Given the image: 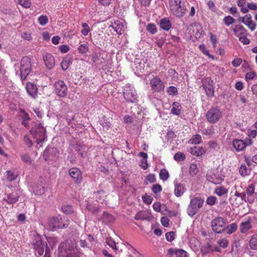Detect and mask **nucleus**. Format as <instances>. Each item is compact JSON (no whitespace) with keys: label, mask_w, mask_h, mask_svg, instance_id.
I'll list each match as a JSON object with an SVG mask.
<instances>
[{"label":"nucleus","mask_w":257,"mask_h":257,"mask_svg":"<svg viewBox=\"0 0 257 257\" xmlns=\"http://www.w3.org/2000/svg\"><path fill=\"white\" fill-rule=\"evenodd\" d=\"M32 69V65L31 59L28 57H23L21 62L20 66L16 65L15 70L16 73L18 72V70L20 72V76L22 80H25L28 75L30 74Z\"/></svg>","instance_id":"1"},{"label":"nucleus","mask_w":257,"mask_h":257,"mask_svg":"<svg viewBox=\"0 0 257 257\" xmlns=\"http://www.w3.org/2000/svg\"><path fill=\"white\" fill-rule=\"evenodd\" d=\"M69 224V220L65 217L60 218L53 217L48 221L49 227L51 230H55L58 228H66L68 226Z\"/></svg>","instance_id":"2"},{"label":"nucleus","mask_w":257,"mask_h":257,"mask_svg":"<svg viewBox=\"0 0 257 257\" xmlns=\"http://www.w3.org/2000/svg\"><path fill=\"white\" fill-rule=\"evenodd\" d=\"M31 133L37 143L40 145L47 140L46 128L41 124L36 125L31 131Z\"/></svg>","instance_id":"3"},{"label":"nucleus","mask_w":257,"mask_h":257,"mask_svg":"<svg viewBox=\"0 0 257 257\" xmlns=\"http://www.w3.org/2000/svg\"><path fill=\"white\" fill-rule=\"evenodd\" d=\"M122 93L124 98L127 102L135 103L138 101V94L134 87L131 85H125L123 88Z\"/></svg>","instance_id":"4"},{"label":"nucleus","mask_w":257,"mask_h":257,"mask_svg":"<svg viewBox=\"0 0 257 257\" xmlns=\"http://www.w3.org/2000/svg\"><path fill=\"white\" fill-rule=\"evenodd\" d=\"M222 112L218 106H213L207 112L206 117L208 122L211 123H216L222 117Z\"/></svg>","instance_id":"5"},{"label":"nucleus","mask_w":257,"mask_h":257,"mask_svg":"<svg viewBox=\"0 0 257 257\" xmlns=\"http://www.w3.org/2000/svg\"><path fill=\"white\" fill-rule=\"evenodd\" d=\"M204 201L200 197H195L191 200L187 208V213L190 216L196 214L203 204Z\"/></svg>","instance_id":"6"},{"label":"nucleus","mask_w":257,"mask_h":257,"mask_svg":"<svg viewBox=\"0 0 257 257\" xmlns=\"http://www.w3.org/2000/svg\"><path fill=\"white\" fill-rule=\"evenodd\" d=\"M65 244L61 243L59 245L58 250L60 255L62 257H79V253L75 247L73 246H65Z\"/></svg>","instance_id":"7"},{"label":"nucleus","mask_w":257,"mask_h":257,"mask_svg":"<svg viewBox=\"0 0 257 257\" xmlns=\"http://www.w3.org/2000/svg\"><path fill=\"white\" fill-rule=\"evenodd\" d=\"M225 222L222 217H216L211 222L212 230L217 233H220L225 229Z\"/></svg>","instance_id":"8"},{"label":"nucleus","mask_w":257,"mask_h":257,"mask_svg":"<svg viewBox=\"0 0 257 257\" xmlns=\"http://www.w3.org/2000/svg\"><path fill=\"white\" fill-rule=\"evenodd\" d=\"M55 92L59 96L64 97L67 94V87L62 80L56 81L54 84Z\"/></svg>","instance_id":"9"},{"label":"nucleus","mask_w":257,"mask_h":257,"mask_svg":"<svg viewBox=\"0 0 257 257\" xmlns=\"http://www.w3.org/2000/svg\"><path fill=\"white\" fill-rule=\"evenodd\" d=\"M252 143V140L248 139L245 140L235 139L232 142L234 148L238 152L243 150L245 148L251 145Z\"/></svg>","instance_id":"10"},{"label":"nucleus","mask_w":257,"mask_h":257,"mask_svg":"<svg viewBox=\"0 0 257 257\" xmlns=\"http://www.w3.org/2000/svg\"><path fill=\"white\" fill-rule=\"evenodd\" d=\"M152 89L155 91L160 92L164 89V82L158 76H154L150 80Z\"/></svg>","instance_id":"11"},{"label":"nucleus","mask_w":257,"mask_h":257,"mask_svg":"<svg viewBox=\"0 0 257 257\" xmlns=\"http://www.w3.org/2000/svg\"><path fill=\"white\" fill-rule=\"evenodd\" d=\"M33 245L36 252L38 253L39 255L43 254L44 251V246L46 245L42 241L41 237L40 235H37L35 238L33 242Z\"/></svg>","instance_id":"12"},{"label":"nucleus","mask_w":257,"mask_h":257,"mask_svg":"<svg viewBox=\"0 0 257 257\" xmlns=\"http://www.w3.org/2000/svg\"><path fill=\"white\" fill-rule=\"evenodd\" d=\"M239 21H241L252 31H254L256 28L255 23L253 22L252 17L250 14H247L242 18H240Z\"/></svg>","instance_id":"13"},{"label":"nucleus","mask_w":257,"mask_h":257,"mask_svg":"<svg viewBox=\"0 0 257 257\" xmlns=\"http://www.w3.org/2000/svg\"><path fill=\"white\" fill-rule=\"evenodd\" d=\"M212 80L210 78H206L203 82V88L209 97H212L214 95V88L212 85Z\"/></svg>","instance_id":"14"},{"label":"nucleus","mask_w":257,"mask_h":257,"mask_svg":"<svg viewBox=\"0 0 257 257\" xmlns=\"http://www.w3.org/2000/svg\"><path fill=\"white\" fill-rule=\"evenodd\" d=\"M111 27L118 35L122 34L126 28V23L124 22L118 20L114 21Z\"/></svg>","instance_id":"15"},{"label":"nucleus","mask_w":257,"mask_h":257,"mask_svg":"<svg viewBox=\"0 0 257 257\" xmlns=\"http://www.w3.org/2000/svg\"><path fill=\"white\" fill-rule=\"evenodd\" d=\"M172 14L177 17H182L184 16L186 12V9L184 4H182L178 7L170 9Z\"/></svg>","instance_id":"16"},{"label":"nucleus","mask_w":257,"mask_h":257,"mask_svg":"<svg viewBox=\"0 0 257 257\" xmlns=\"http://www.w3.org/2000/svg\"><path fill=\"white\" fill-rule=\"evenodd\" d=\"M232 31L234 35L238 38L246 35L247 33V30L243 26L240 25H235L233 27Z\"/></svg>","instance_id":"17"},{"label":"nucleus","mask_w":257,"mask_h":257,"mask_svg":"<svg viewBox=\"0 0 257 257\" xmlns=\"http://www.w3.org/2000/svg\"><path fill=\"white\" fill-rule=\"evenodd\" d=\"M45 65L49 69H52L55 65V59L52 54L47 53L44 56Z\"/></svg>","instance_id":"18"},{"label":"nucleus","mask_w":257,"mask_h":257,"mask_svg":"<svg viewBox=\"0 0 257 257\" xmlns=\"http://www.w3.org/2000/svg\"><path fill=\"white\" fill-rule=\"evenodd\" d=\"M26 89L29 94L33 98H35L38 93L37 87L34 84L28 82L26 85Z\"/></svg>","instance_id":"19"},{"label":"nucleus","mask_w":257,"mask_h":257,"mask_svg":"<svg viewBox=\"0 0 257 257\" xmlns=\"http://www.w3.org/2000/svg\"><path fill=\"white\" fill-rule=\"evenodd\" d=\"M102 222L106 224L113 223L115 220L114 217L107 212H104L102 216L100 218Z\"/></svg>","instance_id":"20"},{"label":"nucleus","mask_w":257,"mask_h":257,"mask_svg":"<svg viewBox=\"0 0 257 257\" xmlns=\"http://www.w3.org/2000/svg\"><path fill=\"white\" fill-rule=\"evenodd\" d=\"M159 25L162 29L166 31L169 30L172 26L170 21L167 18H164L162 19L160 21Z\"/></svg>","instance_id":"21"},{"label":"nucleus","mask_w":257,"mask_h":257,"mask_svg":"<svg viewBox=\"0 0 257 257\" xmlns=\"http://www.w3.org/2000/svg\"><path fill=\"white\" fill-rule=\"evenodd\" d=\"M19 196L16 193H12L7 195V198L4 200L9 204H14L19 199Z\"/></svg>","instance_id":"22"},{"label":"nucleus","mask_w":257,"mask_h":257,"mask_svg":"<svg viewBox=\"0 0 257 257\" xmlns=\"http://www.w3.org/2000/svg\"><path fill=\"white\" fill-rule=\"evenodd\" d=\"M95 198H96V200L100 203H103L105 201L106 195L105 194L104 191L103 190H99L97 192H94Z\"/></svg>","instance_id":"23"},{"label":"nucleus","mask_w":257,"mask_h":257,"mask_svg":"<svg viewBox=\"0 0 257 257\" xmlns=\"http://www.w3.org/2000/svg\"><path fill=\"white\" fill-rule=\"evenodd\" d=\"M189 152L193 155L199 156L205 153V150L201 147L195 146L190 148Z\"/></svg>","instance_id":"24"},{"label":"nucleus","mask_w":257,"mask_h":257,"mask_svg":"<svg viewBox=\"0 0 257 257\" xmlns=\"http://www.w3.org/2000/svg\"><path fill=\"white\" fill-rule=\"evenodd\" d=\"M175 190L174 193L177 197L181 196L184 193V187L182 184L175 182Z\"/></svg>","instance_id":"25"},{"label":"nucleus","mask_w":257,"mask_h":257,"mask_svg":"<svg viewBox=\"0 0 257 257\" xmlns=\"http://www.w3.org/2000/svg\"><path fill=\"white\" fill-rule=\"evenodd\" d=\"M182 107L179 102H175L172 104L171 112L173 114L179 115L181 113Z\"/></svg>","instance_id":"26"},{"label":"nucleus","mask_w":257,"mask_h":257,"mask_svg":"<svg viewBox=\"0 0 257 257\" xmlns=\"http://www.w3.org/2000/svg\"><path fill=\"white\" fill-rule=\"evenodd\" d=\"M22 119V124L26 127H28L29 126V120L30 117L26 112H25L24 110L21 111V115Z\"/></svg>","instance_id":"27"},{"label":"nucleus","mask_w":257,"mask_h":257,"mask_svg":"<svg viewBox=\"0 0 257 257\" xmlns=\"http://www.w3.org/2000/svg\"><path fill=\"white\" fill-rule=\"evenodd\" d=\"M86 209L93 214H97L100 211V209L98 206H95L93 205L87 204L86 206Z\"/></svg>","instance_id":"28"},{"label":"nucleus","mask_w":257,"mask_h":257,"mask_svg":"<svg viewBox=\"0 0 257 257\" xmlns=\"http://www.w3.org/2000/svg\"><path fill=\"white\" fill-rule=\"evenodd\" d=\"M170 254H173L175 253L177 257H187V252L184 250L182 249H177L175 250H172V252H171V250L170 249Z\"/></svg>","instance_id":"29"},{"label":"nucleus","mask_w":257,"mask_h":257,"mask_svg":"<svg viewBox=\"0 0 257 257\" xmlns=\"http://www.w3.org/2000/svg\"><path fill=\"white\" fill-rule=\"evenodd\" d=\"M250 222L249 221H247L244 222H242L240 226V231L242 233L246 232L248 230L251 228L250 224Z\"/></svg>","instance_id":"30"},{"label":"nucleus","mask_w":257,"mask_h":257,"mask_svg":"<svg viewBox=\"0 0 257 257\" xmlns=\"http://www.w3.org/2000/svg\"><path fill=\"white\" fill-rule=\"evenodd\" d=\"M214 192L219 196H221L227 193L228 190L224 186L217 187L214 191Z\"/></svg>","instance_id":"31"},{"label":"nucleus","mask_w":257,"mask_h":257,"mask_svg":"<svg viewBox=\"0 0 257 257\" xmlns=\"http://www.w3.org/2000/svg\"><path fill=\"white\" fill-rule=\"evenodd\" d=\"M239 173L242 176H248L250 175L251 170L245 165H242L240 167Z\"/></svg>","instance_id":"32"},{"label":"nucleus","mask_w":257,"mask_h":257,"mask_svg":"<svg viewBox=\"0 0 257 257\" xmlns=\"http://www.w3.org/2000/svg\"><path fill=\"white\" fill-rule=\"evenodd\" d=\"M241 198L235 197V196H231L229 198V202L232 205L238 206L241 204Z\"/></svg>","instance_id":"33"},{"label":"nucleus","mask_w":257,"mask_h":257,"mask_svg":"<svg viewBox=\"0 0 257 257\" xmlns=\"http://www.w3.org/2000/svg\"><path fill=\"white\" fill-rule=\"evenodd\" d=\"M249 246L252 249H257V234L252 236L249 241Z\"/></svg>","instance_id":"34"},{"label":"nucleus","mask_w":257,"mask_h":257,"mask_svg":"<svg viewBox=\"0 0 257 257\" xmlns=\"http://www.w3.org/2000/svg\"><path fill=\"white\" fill-rule=\"evenodd\" d=\"M200 51L205 55L207 56L209 58L212 60L214 59V56L212 55H211L209 53L208 50L206 48V47L204 44H201L199 47Z\"/></svg>","instance_id":"35"},{"label":"nucleus","mask_w":257,"mask_h":257,"mask_svg":"<svg viewBox=\"0 0 257 257\" xmlns=\"http://www.w3.org/2000/svg\"><path fill=\"white\" fill-rule=\"evenodd\" d=\"M70 177H80L81 176V173L79 169L77 168H72L69 171Z\"/></svg>","instance_id":"36"},{"label":"nucleus","mask_w":257,"mask_h":257,"mask_svg":"<svg viewBox=\"0 0 257 257\" xmlns=\"http://www.w3.org/2000/svg\"><path fill=\"white\" fill-rule=\"evenodd\" d=\"M237 229V225L235 223H233L225 228L224 231H226L227 234H231L234 232Z\"/></svg>","instance_id":"37"},{"label":"nucleus","mask_w":257,"mask_h":257,"mask_svg":"<svg viewBox=\"0 0 257 257\" xmlns=\"http://www.w3.org/2000/svg\"><path fill=\"white\" fill-rule=\"evenodd\" d=\"M71 64L70 59L68 58H65L63 59L61 63V68L63 70H66L70 66Z\"/></svg>","instance_id":"38"},{"label":"nucleus","mask_w":257,"mask_h":257,"mask_svg":"<svg viewBox=\"0 0 257 257\" xmlns=\"http://www.w3.org/2000/svg\"><path fill=\"white\" fill-rule=\"evenodd\" d=\"M201 141V137L199 135H194L192 138L189 140V143L191 144H198Z\"/></svg>","instance_id":"39"},{"label":"nucleus","mask_w":257,"mask_h":257,"mask_svg":"<svg viewBox=\"0 0 257 257\" xmlns=\"http://www.w3.org/2000/svg\"><path fill=\"white\" fill-rule=\"evenodd\" d=\"M88 46L86 44H82L77 48L79 53L81 54H85L88 51Z\"/></svg>","instance_id":"40"},{"label":"nucleus","mask_w":257,"mask_h":257,"mask_svg":"<svg viewBox=\"0 0 257 257\" xmlns=\"http://www.w3.org/2000/svg\"><path fill=\"white\" fill-rule=\"evenodd\" d=\"M182 4H184L183 3V0H169L170 9L182 5Z\"/></svg>","instance_id":"41"},{"label":"nucleus","mask_w":257,"mask_h":257,"mask_svg":"<svg viewBox=\"0 0 257 257\" xmlns=\"http://www.w3.org/2000/svg\"><path fill=\"white\" fill-rule=\"evenodd\" d=\"M82 29L81 31V34L83 36H87L89 32L90 31V29L89 26L85 23H83L82 24Z\"/></svg>","instance_id":"42"},{"label":"nucleus","mask_w":257,"mask_h":257,"mask_svg":"<svg viewBox=\"0 0 257 257\" xmlns=\"http://www.w3.org/2000/svg\"><path fill=\"white\" fill-rule=\"evenodd\" d=\"M223 21L226 26H228L233 24L235 20L230 16H227L224 18Z\"/></svg>","instance_id":"43"},{"label":"nucleus","mask_w":257,"mask_h":257,"mask_svg":"<svg viewBox=\"0 0 257 257\" xmlns=\"http://www.w3.org/2000/svg\"><path fill=\"white\" fill-rule=\"evenodd\" d=\"M198 171L197 165L195 164H191L189 168V173L192 176L196 175Z\"/></svg>","instance_id":"44"},{"label":"nucleus","mask_w":257,"mask_h":257,"mask_svg":"<svg viewBox=\"0 0 257 257\" xmlns=\"http://www.w3.org/2000/svg\"><path fill=\"white\" fill-rule=\"evenodd\" d=\"M202 133L205 135L211 136L214 133V128L213 126H210L202 131Z\"/></svg>","instance_id":"45"},{"label":"nucleus","mask_w":257,"mask_h":257,"mask_svg":"<svg viewBox=\"0 0 257 257\" xmlns=\"http://www.w3.org/2000/svg\"><path fill=\"white\" fill-rule=\"evenodd\" d=\"M174 158L176 161H183L185 159V155L182 153L178 152L174 155Z\"/></svg>","instance_id":"46"},{"label":"nucleus","mask_w":257,"mask_h":257,"mask_svg":"<svg viewBox=\"0 0 257 257\" xmlns=\"http://www.w3.org/2000/svg\"><path fill=\"white\" fill-rule=\"evenodd\" d=\"M19 4L25 8H29L32 5L31 0H18Z\"/></svg>","instance_id":"47"},{"label":"nucleus","mask_w":257,"mask_h":257,"mask_svg":"<svg viewBox=\"0 0 257 257\" xmlns=\"http://www.w3.org/2000/svg\"><path fill=\"white\" fill-rule=\"evenodd\" d=\"M147 30L152 34H154L157 32L156 25L153 24H149L147 26Z\"/></svg>","instance_id":"48"},{"label":"nucleus","mask_w":257,"mask_h":257,"mask_svg":"<svg viewBox=\"0 0 257 257\" xmlns=\"http://www.w3.org/2000/svg\"><path fill=\"white\" fill-rule=\"evenodd\" d=\"M39 24L42 26H44L48 22V18L46 16L42 15L38 19Z\"/></svg>","instance_id":"49"},{"label":"nucleus","mask_w":257,"mask_h":257,"mask_svg":"<svg viewBox=\"0 0 257 257\" xmlns=\"http://www.w3.org/2000/svg\"><path fill=\"white\" fill-rule=\"evenodd\" d=\"M167 92L168 94L171 95H175L178 93L177 88L173 86L169 87L167 89Z\"/></svg>","instance_id":"50"},{"label":"nucleus","mask_w":257,"mask_h":257,"mask_svg":"<svg viewBox=\"0 0 257 257\" xmlns=\"http://www.w3.org/2000/svg\"><path fill=\"white\" fill-rule=\"evenodd\" d=\"M62 210L64 213L66 214H71L73 211V208L70 205H66L62 206Z\"/></svg>","instance_id":"51"},{"label":"nucleus","mask_w":257,"mask_h":257,"mask_svg":"<svg viewBox=\"0 0 257 257\" xmlns=\"http://www.w3.org/2000/svg\"><path fill=\"white\" fill-rule=\"evenodd\" d=\"M106 243L107 245H108L110 247H111L112 248L117 250V247L116 245L115 242L112 240L110 238H106Z\"/></svg>","instance_id":"52"},{"label":"nucleus","mask_w":257,"mask_h":257,"mask_svg":"<svg viewBox=\"0 0 257 257\" xmlns=\"http://www.w3.org/2000/svg\"><path fill=\"white\" fill-rule=\"evenodd\" d=\"M207 180L211 183L217 185L219 184L223 180L222 178H208Z\"/></svg>","instance_id":"53"},{"label":"nucleus","mask_w":257,"mask_h":257,"mask_svg":"<svg viewBox=\"0 0 257 257\" xmlns=\"http://www.w3.org/2000/svg\"><path fill=\"white\" fill-rule=\"evenodd\" d=\"M256 76V74L254 71H250L247 72L245 75V79L247 81L252 80Z\"/></svg>","instance_id":"54"},{"label":"nucleus","mask_w":257,"mask_h":257,"mask_svg":"<svg viewBox=\"0 0 257 257\" xmlns=\"http://www.w3.org/2000/svg\"><path fill=\"white\" fill-rule=\"evenodd\" d=\"M175 233L174 231L169 232L166 233V239L171 242L175 238Z\"/></svg>","instance_id":"55"},{"label":"nucleus","mask_w":257,"mask_h":257,"mask_svg":"<svg viewBox=\"0 0 257 257\" xmlns=\"http://www.w3.org/2000/svg\"><path fill=\"white\" fill-rule=\"evenodd\" d=\"M218 243L219 244L220 246L222 247L223 248H225L227 247L228 245V241L226 239H219L218 241Z\"/></svg>","instance_id":"56"},{"label":"nucleus","mask_w":257,"mask_h":257,"mask_svg":"<svg viewBox=\"0 0 257 257\" xmlns=\"http://www.w3.org/2000/svg\"><path fill=\"white\" fill-rule=\"evenodd\" d=\"M24 142L25 144L28 147H31L33 145L32 140L30 139L28 135H25L24 137Z\"/></svg>","instance_id":"57"},{"label":"nucleus","mask_w":257,"mask_h":257,"mask_svg":"<svg viewBox=\"0 0 257 257\" xmlns=\"http://www.w3.org/2000/svg\"><path fill=\"white\" fill-rule=\"evenodd\" d=\"M254 191V185L252 184H251L248 186L246 189V193L249 196H252Z\"/></svg>","instance_id":"58"},{"label":"nucleus","mask_w":257,"mask_h":257,"mask_svg":"<svg viewBox=\"0 0 257 257\" xmlns=\"http://www.w3.org/2000/svg\"><path fill=\"white\" fill-rule=\"evenodd\" d=\"M216 198L215 196H210L207 198L206 203L209 205H213L215 203Z\"/></svg>","instance_id":"59"},{"label":"nucleus","mask_w":257,"mask_h":257,"mask_svg":"<svg viewBox=\"0 0 257 257\" xmlns=\"http://www.w3.org/2000/svg\"><path fill=\"white\" fill-rule=\"evenodd\" d=\"M242 59L240 58H237L232 61V65L235 67L239 66L242 63Z\"/></svg>","instance_id":"60"},{"label":"nucleus","mask_w":257,"mask_h":257,"mask_svg":"<svg viewBox=\"0 0 257 257\" xmlns=\"http://www.w3.org/2000/svg\"><path fill=\"white\" fill-rule=\"evenodd\" d=\"M161 190L162 187L160 185L157 184L153 185L152 188V191L154 193L157 194L158 193L161 192Z\"/></svg>","instance_id":"61"},{"label":"nucleus","mask_w":257,"mask_h":257,"mask_svg":"<svg viewBox=\"0 0 257 257\" xmlns=\"http://www.w3.org/2000/svg\"><path fill=\"white\" fill-rule=\"evenodd\" d=\"M143 201L147 204H150L153 200V198L150 196L145 195L142 197Z\"/></svg>","instance_id":"62"},{"label":"nucleus","mask_w":257,"mask_h":257,"mask_svg":"<svg viewBox=\"0 0 257 257\" xmlns=\"http://www.w3.org/2000/svg\"><path fill=\"white\" fill-rule=\"evenodd\" d=\"M139 166L144 169H146L148 167L147 159H141L139 162Z\"/></svg>","instance_id":"63"},{"label":"nucleus","mask_w":257,"mask_h":257,"mask_svg":"<svg viewBox=\"0 0 257 257\" xmlns=\"http://www.w3.org/2000/svg\"><path fill=\"white\" fill-rule=\"evenodd\" d=\"M239 38V40L243 45H247L249 43V40L246 37V35L242 36Z\"/></svg>","instance_id":"64"}]
</instances>
